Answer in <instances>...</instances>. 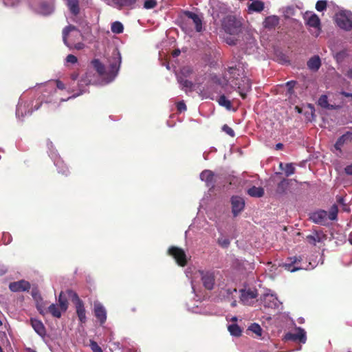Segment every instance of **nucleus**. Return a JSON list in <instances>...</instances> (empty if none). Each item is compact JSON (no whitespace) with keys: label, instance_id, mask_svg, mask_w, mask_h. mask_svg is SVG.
Here are the masks:
<instances>
[{"label":"nucleus","instance_id":"nucleus-17","mask_svg":"<svg viewBox=\"0 0 352 352\" xmlns=\"http://www.w3.org/2000/svg\"><path fill=\"white\" fill-rule=\"evenodd\" d=\"M9 288L12 292H25L30 289V284L26 280H21L19 281L10 283L9 285Z\"/></svg>","mask_w":352,"mask_h":352},{"label":"nucleus","instance_id":"nucleus-36","mask_svg":"<svg viewBox=\"0 0 352 352\" xmlns=\"http://www.w3.org/2000/svg\"><path fill=\"white\" fill-rule=\"evenodd\" d=\"M118 8L131 6L135 3V0H112Z\"/></svg>","mask_w":352,"mask_h":352},{"label":"nucleus","instance_id":"nucleus-32","mask_svg":"<svg viewBox=\"0 0 352 352\" xmlns=\"http://www.w3.org/2000/svg\"><path fill=\"white\" fill-rule=\"evenodd\" d=\"M279 166L281 170H284L286 176H289L294 173L295 168L292 164H286L284 165L283 163H280Z\"/></svg>","mask_w":352,"mask_h":352},{"label":"nucleus","instance_id":"nucleus-57","mask_svg":"<svg viewBox=\"0 0 352 352\" xmlns=\"http://www.w3.org/2000/svg\"><path fill=\"white\" fill-rule=\"evenodd\" d=\"M6 271L7 267L4 265L0 263V276L4 274Z\"/></svg>","mask_w":352,"mask_h":352},{"label":"nucleus","instance_id":"nucleus-28","mask_svg":"<svg viewBox=\"0 0 352 352\" xmlns=\"http://www.w3.org/2000/svg\"><path fill=\"white\" fill-rule=\"evenodd\" d=\"M237 291L236 289H231V288H227V289H222L220 291V297L228 300H231L233 299V295L234 294H236Z\"/></svg>","mask_w":352,"mask_h":352},{"label":"nucleus","instance_id":"nucleus-48","mask_svg":"<svg viewBox=\"0 0 352 352\" xmlns=\"http://www.w3.org/2000/svg\"><path fill=\"white\" fill-rule=\"evenodd\" d=\"M90 347L94 352H102L100 346L95 341H91Z\"/></svg>","mask_w":352,"mask_h":352},{"label":"nucleus","instance_id":"nucleus-21","mask_svg":"<svg viewBox=\"0 0 352 352\" xmlns=\"http://www.w3.org/2000/svg\"><path fill=\"white\" fill-rule=\"evenodd\" d=\"M280 19L276 15L267 16L263 22V26L265 29L272 30L279 23Z\"/></svg>","mask_w":352,"mask_h":352},{"label":"nucleus","instance_id":"nucleus-2","mask_svg":"<svg viewBox=\"0 0 352 352\" xmlns=\"http://www.w3.org/2000/svg\"><path fill=\"white\" fill-rule=\"evenodd\" d=\"M121 54L118 50H113L111 57L109 60V67L107 70L102 63L95 59L92 61V65L98 74L102 78L104 85L112 82L118 75L121 64Z\"/></svg>","mask_w":352,"mask_h":352},{"label":"nucleus","instance_id":"nucleus-59","mask_svg":"<svg viewBox=\"0 0 352 352\" xmlns=\"http://www.w3.org/2000/svg\"><path fill=\"white\" fill-rule=\"evenodd\" d=\"M337 200H338V202L339 204H340L342 206H344V204H345L344 199L342 197H338Z\"/></svg>","mask_w":352,"mask_h":352},{"label":"nucleus","instance_id":"nucleus-38","mask_svg":"<svg viewBox=\"0 0 352 352\" xmlns=\"http://www.w3.org/2000/svg\"><path fill=\"white\" fill-rule=\"evenodd\" d=\"M84 85H87L88 81L86 79H81L80 82L78 85L80 92L78 94H74L72 96H69L67 100H69L70 98H74L82 94L83 93L86 92V89L82 88Z\"/></svg>","mask_w":352,"mask_h":352},{"label":"nucleus","instance_id":"nucleus-53","mask_svg":"<svg viewBox=\"0 0 352 352\" xmlns=\"http://www.w3.org/2000/svg\"><path fill=\"white\" fill-rule=\"evenodd\" d=\"M177 109L179 112L184 111L186 110V105L183 101H180L177 104Z\"/></svg>","mask_w":352,"mask_h":352},{"label":"nucleus","instance_id":"nucleus-22","mask_svg":"<svg viewBox=\"0 0 352 352\" xmlns=\"http://www.w3.org/2000/svg\"><path fill=\"white\" fill-rule=\"evenodd\" d=\"M352 140V132L347 131L338 138L336 142L334 147L336 150L341 151L342 146Z\"/></svg>","mask_w":352,"mask_h":352},{"label":"nucleus","instance_id":"nucleus-26","mask_svg":"<svg viewBox=\"0 0 352 352\" xmlns=\"http://www.w3.org/2000/svg\"><path fill=\"white\" fill-rule=\"evenodd\" d=\"M36 12L42 15H49L54 11V6L49 3H42L36 10Z\"/></svg>","mask_w":352,"mask_h":352},{"label":"nucleus","instance_id":"nucleus-64","mask_svg":"<svg viewBox=\"0 0 352 352\" xmlns=\"http://www.w3.org/2000/svg\"><path fill=\"white\" fill-rule=\"evenodd\" d=\"M342 210L345 212H349L350 209L349 207L345 204L344 206H342Z\"/></svg>","mask_w":352,"mask_h":352},{"label":"nucleus","instance_id":"nucleus-5","mask_svg":"<svg viewBox=\"0 0 352 352\" xmlns=\"http://www.w3.org/2000/svg\"><path fill=\"white\" fill-rule=\"evenodd\" d=\"M303 19L306 25L313 28L311 34L316 37L321 32V21L319 16L311 11H307L303 14Z\"/></svg>","mask_w":352,"mask_h":352},{"label":"nucleus","instance_id":"nucleus-52","mask_svg":"<svg viewBox=\"0 0 352 352\" xmlns=\"http://www.w3.org/2000/svg\"><path fill=\"white\" fill-rule=\"evenodd\" d=\"M296 81L292 80L286 82V87H287L289 94H292L293 92V89L296 85Z\"/></svg>","mask_w":352,"mask_h":352},{"label":"nucleus","instance_id":"nucleus-34","mask_svg":"<svg viewBox=\"0 0 352 352\" xmlns=\"http://www.w3.org/2000/svg\"><path fill=\"white\" fill-rule=\"evenodd\" d=\"M49 311L50 312V314L56 317V318H60L61 316V311H63L61 309H60V307L59 308V307L57 305H55V304H52L49 308Z\"/></svg>","mask_w":352,"mask_h":352},{"label":"nucleus","instance_id":"nucleus-19","mask_svg":"<svg viewBox=\"0 0 352 352\" xmlns=\"http://www.w3.org/2000/svg\"><path fill=\"white\" fill-rule=\"evenodd\" d=\"M184 14L195 25V30L197 32H200L202 31V21L201 18L199 16V15L190 11H186L184 12Z\"/></svg>","mask_w":352,"mask_h":352},{"label":"nucleus","instance_id":"nucleus-1","mask_svg":"<svg viewBox=\"0 0 352 352\" xmlns=\"http://www.w3.org/2000/svg\"><path fill=\"white\" fill-rule=\"evenodd\" d=\"M245 69L244 63L241 62L238 63L234 67H229V80H227L225 78L221 79L219 78L214 77V81L215 83L223 87L230 83L232 87H236L241 96L243 98H245L246 92L251 89V82L246 76Z\"/></svg>","mask_w":352,"mask_h":352},{"label":"nucleus","instance_id":"nucleus-56","mask_svg":"<svg viewBox=\"0 0 352 352\" xmlns=\"http://www.w3.org/2000/svg\"><path fill=\"white\" fill-rule=\"evenodd\" d=\"M56 87L59 89H65V85L63 82H62L60 80L56 81Z\"/></svg>","mask_w":352,"mask_h":352},{"label":"nucleus","instance_id":"nucleus-12","mask_svg":"<svg viewBox=\"0 0 352 352\" xmlns=\"http://www.w3.org/2000/svg\"><path fill=\"white\" fill-rule=\"evenodd\" d=\"M232 212L234 217H237L245 208V200L239 196H232L230 199Z\"/></svg>","mask_w":352,"mask_h":352},{"label":"nucleus","instance_id":"nucleus-47","mask_svg":"<svg viewBox=\"0 0 352 352\" xmlns=\"http://www.w3.org/2000/svg\"><path fill=\"white\" fill-rule=\"evenodd\" d=\"M218 243L223 248H227L230 245V240L226 237H220Z\"/></svg>","mask_w":352,"mask_h":352},{"label":"nucleus","instance_id":"nucleus-61","mask_svg":"<svg viewBox=\"0 0 352 352\" xmlns=\"http://www.w3.org/2000/svg\"><path fill=\"white\" fill-rule=\"evenodd\" d=\"M37 309L38 310L39 313L42 315H44L45 312H44V310L43 309L42 307L40 305H37Z\"/></svg>","mask_w":352,"mask_h":352},{"label":"nucleus","instance_id":"nucleus-33","mask_svg":"<svg viewBox=\"0 0 352 352\" xmlns=\"http://www.w3.org/2000/svg\"><path fill=\"white\" fill-rule=\"evenodd\" d=\"M217 101L220 106L224 107L228 110L232 109L230 100H229L224 95H221Z\"/></svg>","mask_w":352,"mask_h":352},{"label":"nucleus","instance_id":"nucleus-39","mask_svg":"<svg viewBox=\"0 0 352 352\" xmlns=\"http://www.w3.org/2000/svg\"><path fill=\"white\" fill-rule=\"evenodd\" d=\"M177 81L183 87L190 89L192 87V82L184 79L181 75L177 76Z\"/></svg>","mask_w":352,"mask_h":352},{"label":"nucleus","instance_id":"nucleus-10","mask_svg":"<svg viewBox=\"0 0 352 352\" xmlns=\"http://www.w3.org/2000/svg\"><path fill=\"white\" fill-rule=\"evenodd\" d=\"M168 253L174 258L179 265L184 266L186 265L188 258L182 249L172 246L168 249Z\"/></svg>","mask_w":352,"mask_h":352},{"label":"nucleus","instance_id":"nucleus-41","mask_svg":"<svg viewBox=\"0 0 352 352\" xmlns=\"http://www.w3.org/2000/svg\"><path fill=\"white\" fill-rule=\"evenodd\" d=\"M58 302L59 306L60 307V309L63 311H66L67 309V299L63 296V293L61 292L58 296Z\"/></svg>","mask_w":352,"mask_h":352},{"label":"nucleus","instance_id":"nucleus-16","mask_svg":"<svg viewBox=\"0 0 352 352\" xmlns=\"http://www.w3.org/2000/svg\"><path fill=\"white\" fill-rule=\"evenodd\" d=\"M310 219L315 223L325 225L328 221L327 212L325 210H318L311 214Z\"/></svg>","mask_w":352,"mask_h":352},{"label":"nucleus","instance_id":"nucleus-50","mask_svg":"<svg viewBox=\"0 0 352 352\" xmlns=\"http://www.w3.org/2000/svg\"><path fill=\"white\" fill-rule=\"evenodd\" d=\"M192 73V69L190 67H184L181 69V75L185 77L189 76Z\"/></svg>","mask_w":352,"mask_h":352},{"label":"nucleus","instance_id":"nucleus-14","mask_svg":"<svg viewBox=\"0 0 352 352\" xmlns=\"http://www.w3.org/2000/svg\"><path fill=\"white\" fill-rule=\"evenodd\" d=\"M94 312L95 316L99 320L100 324H103L107 320V311L102 303L98 301L94 302Z\"/></svg>","mask_w":352,"mask_h":352},{"label":"nucleus","instance_id":"nucleus-42","mask_svg":"<svg viewBox=\"0 0 352 352\" xmlns=\"http://www.w3.org/2000/svg\"><path fill=\"white\" fill-rule=\"evenodd\" d=\"M318 104L323 108L330 109V106L328 103V98L326 95H322L318 99Z\"/></svg>","mask_w":352,"mask_h":352},{"label":"nucleus","instance_id":"nucleus-23","mask_svg":"<svg viewBox=\"0 0 352 352\" xmlns=\"http://www.w3.org/2000/svg\"><path fill=\"white\" fill-rule=\"evenodd\" d=\"M28 105L23 103L20 99L16 109V116L19 119L23 118L26 115H30L32 111H27Z\"/></svg>","mask_w":352,"mask_h":352},{"label":"nucleus","instance_id":"nucleus-13","mask_svg":"<svg viewBox=\"0 0 352 352\" xmlns=\"http://www.w3.org/2000/svg\"><path fill=\"white\" fill-rule=\"evenodd\" d=\"M296 333L291 332L287 333L284 336L285 340L299 341L300 343L305 344L307 341L306 331L301 327H296Z\"/></svg>","mask_w":352,"mask_h":352},{"label":"nucleus","instance_id":"nucleus-20","mask_svg":"<svg viewBox=\"0 0 352 352\" xmlns=\"http://www.w3.org/2000/svg\"><path fill=\"white\" fill-rule=\"evenodd\" d=\"M325 239V235L322 232L319 231H314L306 237L307 242L311 245H316L317 243H320Z\"/></svg>","mask_w":352,"mask_h":352},{"label":"nucleus","instance_id":"nucleus-7","mask_svg":"<svg viewBox=\"0 0 352 352\" xmlns=\"http://www.w3.org/2000/svg\"><path fill=\"white\" fill-rule=\"evenodd\" d=\"M302 257L299 256H293L288 258L285 263L283 264V267L285 269L290 272H294L300 270H311L315 267V265H312L311 263H309V264L301 263Z\"/></svg>","mask_w":352,"mask_h":352},{"label":"nucleus","instance_id":"nucleus-46","mask_svg":"<svg viewBox=\"0 0 352 352\" xmlns=\"http://www.w3.org/2000/svg\"><path fill=\"white\" fill-rule=\"evenodd\" d=\"M157 5L155 0H146L144 1V8L146 9L154 8Z\"/></svg>","mask_w":352,"mask_h":352},{"label":"nucleus","instance_id":"nucleus-54","mask_svg":"<svg viewBox=\"0 0 352 352\" xmlns=\"http://www.w3.org/2000/svg\"><path fill=\"white\" fill-rule=\"evenodd\" d=\"M3 240L4 244L10 243L12 240L10 234L8 233H4L3 234Z\"/></svg>","mask_w":352,"mask_h":352},{"label":"nucleus","instance_id":"nucleus-40","mask_svg":"<svg viewBox=\"0 0 352 352\" xmlns=\"http://www.w3.org/2000/svg\"><path fill=\"white\" fill-rule=\"evenodd\" d=\"M248 330L255 333L257 336H261L262 335V329L261 326L257 323L252 324L248 327Z\"/></svg>","mask_w":352,"mask_h":352},{"label":"nucleus","instance_id":"nucleus-43","mask_svg":"<svg viewBox=\"0 0 352 352\" xmlns=\"http://www.w3.org/2000/svg\"><path fill=\"white\" fill-rule=\"evenodd\" d=\"M338 214V207L336 205H333L329 211V213H327L328 219L331 221L336 220L337 219Z\"/></svg>","mask_w":352,"mask_h":352},{"label":"nucleus","instance_id":"nucleus-58","mask_svg":"<svg viewBox=\"0 0 352 352\" xmlns=\"http://www.w3.org/2000/svg\"><path fill=\"white\" fill-rule=\"evenodd\" d=\"M198 307H199V305H196V306H195V307H190V306H189V305H188V309L189 310H191L192 312H195V313L198 312V311L197 310V309L198 308Z\"/></svg>","mask_w":352,"mask_h":352},{"label":"nucleus","instance_id":"nucleus-30","mask_svg":"<svg viewBox=\"0 0 352 352\" xmlns=\"http://www.w3.org/2000/svg\"><path fill=\"white\" fill-rule=\"evenodd\" d=\"M67 4L72 14L76 15L79 12L78 0H67Z\"/></svg>","mask_w":352,"mask_h":352},{"label":"nucleus","instance_id":"nucleus-24","mask_svg":"<svg viewBox=\"0 0 352 352\" xmlns=\"http://www.w3.org/2000/svg\"><path fill=\"white\" fill-rule=\"evenodd\" d=\"M307 65L309 70L317 72L321 66L320 58L318 55L311 57L307 61Z\"/></svg>","mask_w":352,"mask_h":352},{"label":"nucleus","instance_id":"nucleus-8","mask_svg":"<svg viewBox=\"0 0 352 352\" xmlns=\"http://www.w3.org/2000/svg\"><path fill=\"white\" fill-rule=\"evenodd\" d=\"M222 28L227 34L236 35L241 30V22L235 16H228L222 21Z\"/></svg>","mask_w":352,"mask_h":352},{"label":"nucleus","instance_id":"nucleus-25","mask_svg":"<svg viewBox=\"0 0 352 352\" xmlns=\"http://www.w3.org/2000/svg\"><path fill=\"white\" fill-rule=\"evenodd\" d=\"M30 323L34 329V330L41 336H44L45 335V328L41 320H38L35 318H32L30 320Z\"/></svg>","mask_w":352,"mask_h":352},{"label":"nucleus","instance_id":"nucleus-49","mask_svg":"<svg viewBox=\"0 0 352 352\" xmlns=\"http://www.w3.org/2000/svg\"><path fill=\"white\" fill-rule=\"evenodd\" d=\"M222 129L225 133H226L228 135H230L231 137H234L235 135L234 130L226 124L223 126Z\"/></svg>","mask_w":352,"mask_h":352},{"label":"nucleus","instance_id":"nucleus-62","mask_svg":"<svg viewBox=\"0 0 352 352\" xmlns=\"http://www.w3.org/2000/svg\"><path fill=\"white\" fill-rule=\"evenodd\" d=\"M226 42L228 44L232 45L235 44V41L232 38H227Z\"/></svg>","mask_w":352,"mask_h":352},{"label":"nucleus","instance_id":"nucleus-27","mask_svg":"<svg viewBox=\"0 0 352 352\" xmlns=\"http://www.w3.org/2000/svg\"><path fill=\"white\" fill-rule=\"evenodd\" d=\"M76 313L78 315V317L79 318V320L84 323L86 322V314H85V309L84 308L83 304L80 300H78L77 305H76Z\"/></svg>","mask_w":352,"mask_h":352},{"label":"nucleus","instance_id":"nucleus-29","mask_svg":"<svg viewBox=\"0 0 352 352\" xmlns=\"http://www.w3.org/2000/svg\"><path fill=\"white\" fill-rule=\"evenodd\" d=\"M248 194L252 197H261L264 195V190L262 187L252 186L248 190Z\"/></svg>","mask_w":352,"mask_h":352},{"label":"nucleus","instance_id":"nucleus-45","mask_svg":"<svg viewBox=\"0 0 352 352\" xmlns=\"http://www.w3.org/2000/svg\"><path fill=\"white\" fill-rule=\"evenodd\" d=\"M288 184V180L283 179L278 185V191L280 192H284Z\"/></svg>","mask_w":352,"mask_h":352},{"label":"nucleus","instance_id":"nucleus-15","mask_svg":"<svg viewBox=\"0 0 352 352\" xmlns=\"http://www.w3.org/2000/svg\"><path fill=\"white\" fill-rule=\"evenodd\" d=\"M241 301L247 305H251L257 297L256 289L241 290Z\"/></svg>","mask_w":352,"mask_h":352},{"label":"nucleus","instance_id":"nucleus-60","mask_svg":"<svg viewBox=\"0 0 352 352\" xmlns=\"http://www.w3.org/2000/svg\"><path fill=\"white\" fill-rule=\"evenodd\" d=\"M342 95L344 96L345 97H347V98H352V94L351 93H348V92H345V91H342L340 93Z\"/></svg>","mask_w":352,"mask_h":352},{"label":"nucleus","instance_id":"nucleus-3","mask_svg":"<svg viewBox=\"0 0 352 352\" xmlns=\"http://www.w3.org/2000/svg\"><path fill=\"white\" fill-rule=\"evenodd\" d=\"M82 38L81 32L73 25L66 27L63 31V42L69 48L82 49L85 45L80 41Z\"/></svg>","mask_w":352,"mask_h":352},{"label":"nucleus","instance_id":"nucleus-51","mask_svg":"<svg viewBox=\"0 0 352 352\" xmlns=\"http://www.w3.org/2000/svg\"><path fill=\"white\" fill-rule=\"evenodd\" d=\"M65 60H66L67 63L74 64V63H77L78 59H77V58L74 55L69 54L66 57Z\"/></svg>","mask_w":352,"mask_h":352},{"label":"nucleus","instance_id":"nucleus-9","mask_svg":"<svg viewBox=\"0 0 352 352\" xmlns=\"http://www.w3.org/2000/svg\"><path fill=\"white\" fill-rule=\"evenodd\" d=\"M47 147L50 150V157L53 160L54 165L57 167L58 172L64 175H67L69 169L64 162L59 157L56 152L52 150L53 144L52 142H47Z\"/></svg>","mask_w":352,"mask_h":352},{"label":"nucleus","instance_id":"nucleus-35","mask_svg":"<svg viewBox=\"0 0 352 352\" xmlns=\"http://www.w3.org/2000/svg\"><path fill=\"white\" fill-rule=\"evenodd\" d=\"M228 329L230 333L233 336H240L241 334V329L236 324H232L228 325Z\"/></svg>","mask_w":352,"mask_h":352},{"label":"nucleus","instance_id":"nucleus-44","mask_svg":"<svg viewBox=\"0 0 352 352\" xmlns=\"http://www.w3.org/2000/svg\"><path fill=\"white\" fill-rule=\"evenodd\" d=\"M327 3L326 1H318L316 4V9L319 12H322L327 9Z\"/></svg>","mask_w":352,"mask_h":352},{"label":"nucleus","instance_id":"nucleus-63","mask_svg":"<svg viewBox=\"0 0 352 352\" xmlns=\"http://www.w3.org/2000/svg\"><path fill=\"white\" fill-rule=\"evenodd\" d=\"M346 76L349 78H352V67L347 71Z\"/></svg>","mask_w":352,"mask_h":352},{"label":"nucleus","instance_id":"nucleus-18","mask_svg":"<svg viewBox=\"0 0 352 352\" xmlns=\"http://www.w3.org/2000/svg\"><path fill=\"white\" fill-rule=\"evenodd\" d=\"M200 179L204 182L207 186L213 187L214 186V173L210 170H204L200 174Z\"/></svg>","mask_w":352,"mask_h":352},{"label":"nucleus","instance_id":"nucleus-11","mask_svg":"<svg viewBox=\"0 0 352 352\" xmlns=\"http://www.w3.org/2000/svg\"><path fill=\"white\" fill-rule=\"evenodd\" d=\"M261 300L265 307L276 309L278 308L280 305V302L278 301L276 296L270 290H267L265 294H263Z\"/></svg>","mask_w":352,"mask_h":352},{"label":"nucleus","instance_id":"nucleus-4","mask_svg":"<svg viewBox=\"0 0 352 352\" xmlns=\"http://www.w3.org/2000/svg\"><path fill=\"white\" fill-rule=\"evenodd\" d=\"M190 273L189 270H187L186 274L187 277L191 279L192 289L194 292L195 291V279L197 278L201 279L203 285L206 289L209 290L213 289L215 280L214 273L213 272L198 270L194 273L193 276H192Z\"/></svg>","mask_w":352,"mask_h":352},{"label":"nucleus","instance_id":"nucleus-55","mask_svg":"<svg viewBox=\"0 0 352 352\" xmlns=\"http://www.w3.org/2000/svg\"><path fill=\"white\" fill-rule=\"evenodd\" d=\"M344 171L347 175H352V164L346 166L344 168Z\"/></svg>","mask_w":352,"mask_h":352},{"label":"nucleus","instance_id":"nucleus-37","mask_svg":"<svg viewBox=\"0 0 352 352\" xmlns=\"http://www.w3.org/2000/svg\"><path fill=\"white\" fill-rule=\"evenodd\" d=\"M111 30L115 34H120L123 32L124 27L120 21H115L112 23Z\"/></svg>","mask_w":352,"mask_h":352},{"label":"nucleus","instance_id":"nucleus-6","mask_svg":"<svg viewBox=\"0 0 352 352\" xmlns=\"http://www.w3.org/2000/svg\"><path fill=\"white\" fill-rule=\"evenodd\" d=\"M336 24L342 30L350 31L352 30V12L349 10H340L334 16Z\"/></svg>","mask_w":352,"mask_h":352},{"label":"nucleus","instance_id":"nucleus-31","mask_svg":"<svg viewBox=\"0 0 352 352\" xmlns=\"http://www.w3.org/2000/svg\"><path fill=\"white\" fill-rule=\"evenodd\" d=\"M249 10L254 12H261L264 8V3L261 1H253L248 6Z\"/></svg>","mask_w":352,"mask_h":352}]
</instances>
